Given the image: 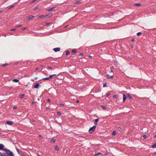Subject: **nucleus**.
Masks as SVG:
<instances>
[{
	"mask_svg": "<svg viewBox=\"0 0 156 156\" xmlns=\"http://www.w3.org/2000/svg\"><path fill=\"white\" fill-rule=\"evenodd\" d=\"M95 128L96 126H94L89 129V132L90 133H92L95 130Z\"/></svg>",
	"mask_w": 156,
	"mask_h": 156,
	"instance_id": "1",
	"label": "nucleus"
},
{
	"mask_svg": "<svg viewBox=\"0 0 156 156\" xmlns=\"http://www.w3.org/2000/svg\"><path fill=\"white\" fill-rule=\"evenodd\" d=\"M2 156H14L13 153L12 152H10L9 153H6L4 154V155L2 154Z\"/></svg>",
	"mask_w": 156,
	"mask_h": 156,
	"instance_id": "2",
	"label": "nucleus"
},
{
	"mask_svg": "<svg viewBox=\"0 0 156 156\" xmlns=\"http://www.w3.org/2000/svg\"><path fill=\"white\" fill-rule=\"evenodd\" d=\"M40 87L41 85L37 83L34 86V88H35L38 89L39 87Z\"/></svg>",
	"mask_w": 156,
	"mask_h": 156,
	"instance_id": "3",
	"label": "nucleus"
},
{
	"mask_svg": "<svg viewBox=\"0 0 156 156\" xmlns=\"http://www.w3.org/2000/svg\"><path fill=\"white\" fill-rule=\"evenodd\" d=\"M6 123L8 125L11 126L13 124V122L12 121H6Z\"/></svg>",
	"mask_w": 156,
	"mask_h": 156,
	"instance_id": "4",
	"label": "nucleus"
},
{
	"mask_svg": "<svg viewBox=\"0 0 156 156\" xmlns=\"http://www.w3.org/2000/svg\"><path fill=\"white\" fill-rule=\"evenodd\" d=\"M4 146L2 144H0V150H3L6 151L4 149Z\"/></svg>",
	"mask_w": 156,
	"mask_h": 156,
	"instance_id": "5",
	"label": "nucleus"
},
{
	"mask_svg": "<svg viewBox=\"0 0 156 156\" xmlns=\"http://www.w3.org/2000/svg\"><path fill=\"white\" fill-rule=\"evenodd\" d=\"M98 121H99V119H95L94 120V125L95 126L97 125H98Z\"/></svg>",
	"mask_w": 156,
	"mask_h": 156,
	"instance_id": "6",
	"label": "nucleus"
},
{
	"mask_svg": "<svg viewBox=\"0 0 156 156\" xmlns=\"http://www.w3.org/2000/svg\"><path fill=\"white\" fill-rule=\"evenodd\" d=\"M34 18V16H33L30 15L28 17V19L29 20H33Z\"/></svg>",
	"mask_w": 156,
	"mask_h": 156,
	"instance_id": "7",
	"label": "nucleus"
},
{
	"mask_svg": "<svg viewBox=\"0 0 156 156\" xmlns=\"http://www.w3.org/2000/svg\"><path fill=\"white\" fill-rule=\"evenodd\" d=\"M55 7H53L48 9L47 11L49 12L54 11L55 10Z\"/></svg>",
	"mask_w": 156,
	"mask_h": 156,
	"instance_id": "8",
	"label": "nucleus"
},
{
	"mask_svg": "<svg viewBox=\"0 0 156 156\" xmlns=\"http://www.w3.org/2000/svg\"><path fill=\"white\" fill-rule=\"evenodd\" d=\"M54 50L55 52H57L58 51H59L60 50V48H56L53 49Z\"/></svg>",
	"mask_w": 156,
	"mask_h": 156,
	"instance_id": "9",
	"label": "nucleus"
},
{
	"mask_svg": "<svg viewBox=\"0 0 156 156\" xmlns=\"http://www.w3.org/2000/svg\"><path fill=\"white\" fill-rule=\"evenodd\" d=\"M126 95L125 94H124L123 95V102H125L126 99Z\"/></svg>",
	"mask_w": 156,
	"mask_h": 156,
	"instance_id": "10",
	"label": "nucleus"
},
{
	"mask_svg": "<svg viewBox=\"0 0 156 156\" xmlns=\"http://www.w3.org/2000/svg\"><path fill=\"white\" fill-rule=\"evenodd\" d=\"M13 81L14 82L18 83L19 82V80L17 79H14L13 80Z\"/></svg>",
	"mask_w": 156,
	"mask_h": 156,
	"instance_id": "11",
	"label": "nucleus"
},
{
	"mask_svg": "<svg viewBox=\"0 0 156 156\" xmlns=\"http://www.w3.org/2000/svg\"><path fill=\"white\" fill-rule=\"evenodd\" d=\"M151 147L153 148L156 147V142L151 145Z\"/></svg>",
	"mask_w": 156,
	"mask_h": 156,
	"instance_id": "12",
	"label": "nucleus"
},
{
	"mask_svg": "<svg viewBox=\"0 0 156 156\" xmlns=\"http://www.w3.org/2000/svg\"><path fill=\"white\" fill-rule=\"evenodd\" d=\"M70 55V52L67 50L66 51V55H67V56H68V55Z\"/></svg>",
	"mask_w": 156,
	"mask_h": 156,
	"instance_id": "13",
	"label": "nucleus"
},
{
	"mask_svg": "<svg viewBox=\"0 0 156 156\" xmlns=\"http://www.w3.org/2000/svg\"><path fill=\"white\" fill-rule=\"evenodd\" d=\"M95 156H102V155L101 153H98L96 154Z\"/></svg>",
	"mask_w": 156,
	"mask_h": 156,
	"instance_id": "14",
	"label": "nucleus"
},
{
	"mask_svg": "<svg viewBox=\"0 0 156 156\" xmlns=\"http://www.w3.org/2000/svg\"><path fill=\"white\" fill-rule=\"evenodd\" d=\"M15 6V5H10L9 7V8H8V9H11V8H13V7H14V6Z\"/></svg>",
	"mask_w": 156,
	"mask_h": 156,
	"instance_id": "15",
	"label": "nucleus"
},
{
	"mask_svg": "<svg viewBox=\"0 0 156 156\" xmlns=\"http://www.w3.org/2000/svg\"><path fill=\"white\" fill-rule=\"evenodd\" d=\"M52 16L51 14L49 13L47 15H45V16L46 17H51Z\"/></svg>",
	"mask_w": 156,
	"mask_h": 156,
	"instance_id": "16",
	"label": "nucleus"
},
{
	"mask_svg": "<svg viewBox=\"0 0 156 156\" xmlns=\"http://www.w3.org/2000/svg\"><path fill=\"white\" fill-rule=\"evenodd\" d=\"M76 52V51L75 49H73L72 50V52L73 54L75 53Z\"/></svg>",
	"mask_w": 156,
	"mask_h": 156,
	"instance_id": "17",
	"label": "nucleus"
},
{
	"mask_svg": "<svg viewBox=\"0 0 156 156\" xmlns=\"http://www.w3.org/2000/svg\"><path fill=\"white\" fill-rule=\"evenodd\" d=\"M134 5L136 6H140L141 5L140 4L137 3L134 4Z\"/></svg>",
	"mask_w": 156,
	"mask_h": 156,
	"instance_id": "18",
	"label": "nucleus"
},
{
	"mask_svg": "<svg viewBox=\"0 0 156 156\" xmlns=\"http://www.w3.org/2000/svg\"><path fill=\"white\" fill-rule=\"evenodd\" d=\"M56 75V74H53V75H51L49 77V79L50 78H51V79H52V77L54 76H55Z\"/></svg>",
	"mask_w": 156,
	"mask_h": 156,
	"instance_id": "19",
	"label": "nucleus"
},
{
	"mask_svg": "<svg viewBox=\"0 0 156 156\" xmlns=\"http://www.w3.org/2000/svg\"><path fill=\"white\" fill-rule=\"evenodd\" d=\"M44 17H46L45 15H41L39 17V18L42 19Z\"/></svg>",
	"mask_w": 156,
	"mask_h": 156,
	"instance_id": "20",
	"label": "nucleus"
},
{
	"mask_svg": "<svg viewBox=\"0 0 156 156\" xmlns=\"http://www.w3.org/2000/svg\"><path fill=\"white\" fill-rule=\"evenodd\" d=\"M127 97L128 98H129L130 99H131L132 98V97L129 94H127Z\"/></svg>",
	"mask_w": 156,
	"mask_h": 156,
	"instance_id": "21",
	"label": "nucleus"
},
{
	"mask_svg": "<svg viewBox=\"0 0 156 156\" xmlns=\"http://www.w3.org/2000/svg\"><path fill=\"white\" fill-rule=\"evenodd\" d=\"M102 108L104 109V110H106L107 109V108L105 107L104 105H102Z\"/></svg>",
	"mask_w": 156,
	"mask_h": 156,
	"instance_id": "22",
	"label": "nucleus"
},
{
	"mask_svg": "<svg viewBox=\"0 0 156 156\" xmlns=\"http://www.w3.org/2000/svg\"><path fill=\"white\" fill-rule=\"evenodd\" d=\"M107 86L106 83H104L103 84V87H107Z\"/></svg>",
	"mask_w": 156,
	"mask_h": 156,
	"instance_id": "23",
	"label": "nucleus"
},
{
	"mask_svg": "<svg viewBox=\"0 0 156 156\" xmlns=\"http://www.w3.org/2000/svg\"><path fill=\"white\" fill-rule=\"evenodd\" d=\"M24 97V95L23 94H21L20 96V98H23Z\"/></svg>",
	"mask_w": 156,
	"mask_h": 156,
	"instance_id": "24",
	"label": "nucleus"
},
{
	"mask_svg": "<svg viewBox=\"0 0 156 156\" xmlns=\"http://www.w3.org/2000/svg\"><path fill=\"white\" fill-rule=\"evenodd\" d=\"M105 76L107 77L108 78H110V75H108V74H106Z\"/></svg>",
	"mask_w": 156,
	"mask_h": 156,
	"instance_id": "25",
	"label": "nucleus"
},
{
	"mask_svg": "<svg viewBox=\"0 0 156 156\" xmlns=\"http://www.w3.org/2000/svg\"><path fill=\"white\" fill-rule=\"evenodd\" d=\"M43 80H49V77H46V78H44L43 79Z\"/></svg>",
	"mask_w": 156,
	"mask_h": 156,
	"instance_id": "26",
	"label": "nucleus"
},
{
	"mask_svg": "<svg viewBox=\"0 0 156 156\" xmlns=\"http://www.w3.org/2000/svg\"><path fill=\"white\" fill-rule=\"evenodd\" d=\"M142 34L141 33V32H138V33L137 34V36H140V34Z\"/></svg>",
	"mask_w": 156,
	"mask_h": 156,
	"instance_id": "27",
	"label": "nucleus"
},
{
	"mask_svg": "<svg viewBox=\"0 0 156 156\" xmlns=\"http://www.w3.org/2000/svg\"><path fill=\"white\" fill-rule=\"evenodd\" d=\"M115 134H116V132L115 131H114L113 132V133H112V135L114 136V135H115Z\"/></svg>",
	"mask_w": 156,
	"mask_h": 156,
	"instance_id": "28",
	"label": "nucleus"
},
{
	"mask_svg": "<svg viewBox=\"0 0 156 156\" xmlns=\"http://www.w3.org/2000/svg\"><path fill=\"white\" fill-rule=\"evenodd\" d=\"M46 68L47 69H52V68L51 67H50V66H49V67H47Z\"/></svg>",
	"mask_w": 156,
	"mask_h": 156,
	"instance_id": "29",
	"label": "nucleus"
},
{
	"mask_svg": "<svg viewBox=\"0 0 156 156\" xmlns=\"http://www.w3.org/2000/svg\"><path fill=\"white\" fill-rule=\"evenodd\" d=\"M55 141V140L54 139H52L51 140V142H52V143H54Z\"/></svg>",
	"mask_w": 156,
	"mask_h": 156,
	"instance_id": "30",
	"label": "nucleus"
},
{
	"mask_svg": "<svg viewBox=\"0 0 156 156\" xmlns=\"http://www.w3.org/2000/svg\"><path fill=\"white\" fill-rule=\"evenodd\" d=\"M55 149L57 151L58 150H59V147L57 146H56L55 147Z\"/></svg>",
	"mask_w": 156,
	"mask_h": 156,
	"instance_id": "31",
	"label": "nucleus"
},
{
	"mask_svg": "<svg viewBox=\"0 0 156 156\" xmlns=\"http://www.w3.org/2000/svg\"><path fill=\"white\" fill-rule=\"evenodd\" d=\"M118 97V96L117 95H115L113 96V98H117Z\"/></svg>",
	"mask_w": 156,
	"mask_h": 156,
	"instance_id": "32",
	"label": "nucleus"
},
{
	"mask_svg": "<svg viewBox=\"0 0 156 156\" xmlns=\"http://www.w3.org/2000/svg\"><path fill=\"white\" fill-rule=\"evenodd\" d=\"M22 27V25H17L16 26V27Z\"/></svg>",
	"mask_w": 156,
	"mask_h": 156,
	"instance_id": "33",
	"label": "nucleus"
},
{
	"mask_svg": "<svg viewBox=\"0 0 156 156\" xmlns=\"http://www.w3.org/2000/svg\"><path fill=\"white\" fill-rule=\"evenodd\" d=\"M7 65H8L7 64H2V66H7Z\"/></svg>",
	"mask_w": 156,
	"mask_h": 156,
	"instance_id": "34",
	"label": "nucleus"
},
{
	"mask_svg": "<svg viewBox=\"0 0 156 156\" xmlns=\"http://www.w3.org/2000/svg\"><path fill=\"white\" fill-rule=\"evenodd\" d=\"M16 30V28H13V29H11L10 30L12 31H15Z\"/></svg>",
	"mask_w": 156,
	"mask_h": 156,
	"instance_id": "35",
	"label": "nucleus"
},
{
	"mask_svg": "<svg viewBox=\"0 0 156 156\" xmlns=\"http://www.w3.org/2000/svg\"><path fill=\"white\" fill-rule=\"evenodd\" d=\"M38 7H36L34 9V11H36L38 9Z\"/></svg>",
	"mask_w": 156,
	"mask_h": 156,
	"instance_id": "36",
	"label": "nucleus"
},
{
	"mask_svg": "<svg viewBox=\"0 0 156 156\" xmlns=\"http://www.w3.org/2000/svg\"><path fill=\"white\" fill-rule=\"evenodd\" d=\"M57 115H61V113L60 112H57Z\"/></svg>",
	"mask_w": 156,
	"mask_h": 156,
	"instance_id": "37",
	"label": "nucleus"
},
{
	"mask_svg": "<svg viewBox=\"0 0 156 156\" xmlns=\"http://www.w3.org/2000/svg\"><path fill=\"white\" fill-rule=\"evenodd\" d=\"M143 138L144 139H145L147 138V136L145 135H144L143 136Z\"/></svg>",
	"mask_w": 156,
	"mask_h": 156,
	"instance_id": "38",
	"label": "nucleus"
},
{
	"mask_svg": "<svg viewBox=\"0 0 156 156\" xmlns=\"http://www.w3.org/2000/svg\"><path fill=\"white\" fill-rule=\"evenodd\" d=\"M83 54L82 53H81L80 54H79V55H80V56H83Z\"/></svg>",
	"mask_w": 156,
	"mask_h": 156,
	"instance_id": "39",
	"label": "nucleus"
},
{
	"mask_svg": "<svg viewBox=\"0 0 156 156\" xmlns=\"http://www.w3.org/2000/svg\"><path fill=\"white\" fill-rule=\"evenodd\" d=\"M118 129L119 130H120L121 129V128L120 127H118Z\"/></svg>",
	"mask_w": 156,
	"mask_h": 156,
	"instance_id": "40",
	"label": "nucleus"
},
{
	"mask_svg": "<svg viewBox=\"0 0 156 156\" xmlns=\"http://www.w3.org/2000/svg\"><path fill=\"white\" fill-rule=\"evenodd\" d=\"M51 24V23H46V25H50V24Z\"/></svg>",
	"mask_w": 156,
	"mask_h": 156,
	"instance_id": "41",
	"label": "nucleus"
},
{
	"mask_svg": "<svg viewBox=\"0 0 156 156\" xmlns=\"http://www.w3.org/2000/svg\"><path fill=\"white\" fill-rule=\"evenodd\" d=\"M47 100H48V102L49 103H50V101H51V100H50V99H48Z\"/></svg>",
	"mask_w": 156,
	"mask_h": 156,
	"instance_id": "42",
	"label": "nucleus"
},
{
	"mask_svg": "<svg viewBox=\"0 0 156 156\" xmlns=\"http://www.w3.org/2000/svg\"><path fill=\"white\" fill-rule=\"evenodd\" d=\"M27 29V28L26 27H23L22 28V29L23 30H25Z\"/></svg>",
	"mask_w": 156,
	"mask_h": 156,
	"instance_id": "43",
	"label": "nucleus"
},
{
	"mask_svg": "<svg viewBox=\"0 0 156 156\" xmlns=\"http://www.w3.org/2000/svg\"><path fill=\"white\" fill-rule=\"evenodd\" d=\"M60 106H64V104H62V103H61L60 104Z\"/></svg>",
	"mask_w": 156,
	"mask_h": 156,
	"instance_id": "44",
	"label": "nucleus"
},
{
	"mask_svg": "<svg viewBox=\"0 0 156 156\" xmlns=\"http://www.w3.org/2000/svg\"><path fill=\"white\" fill-rule=\"evenodd\" d=\"M110 95V93H108L107 94V96H109Z\"/></svg>",
	"mask_w": 156,
	"mask_h": 156,
	"instance_id": "45",
	"label": "nucleus"
},
{
	"mask_svg": "<svg viewBox=\"0 0 156 156\" xmlns=\"http://www.w3.org/2000/svg\"><path fill=\"white\" fill-rule=\"evenodd\" d=\"M17 108V107L16 106H14L13 107L14 109H16Z\"/></svg>",
	"mask_w": 156,
	"mask_h": 156,
	"instance_id": "46",
	"label": "nucleus"
},
{
	"mask_svg": "<svg viewBox=\"0 0 156 156\" xmlns=\"http://www.w3.org/2000/svg\"><path fill=\"white\" fill-rule=\"evenodd\" d=\"M110 78H112V79H113V76H110Z\"/></svg>",
	"mask_w": 156,
	"mask_h": 156,
	"instance_id": "47",
	"label": "nucleus"
},
{
	"mask_svg": "<svg viewBox=\"0 0 156 156\" xmlns=\"http://www.w3.org/2000/svg\"><path fill=\"white\" fill-rule=\"evenodd\" d=\"M76 3H77V4H79V3H80V1H78L76 2Z\"/></svg>",
	"mask_w": 156,
	"mask_h": 156,
	"instance_id": "48",
	"label": "nucleus"
},
{
	"mask_svg": "<svg viewBox=\"0 0 156 156\" xmlns=\"http://www.w3.org/2000/svg\"><path fill=\"white\" fill-rule=\"evenodd\" d=\"M36 0H34L33 1H32V2H34L35 1H36Z\"/></svg>",
	"mask_w": 156,
	"mask_h": 156,
	"instance_id": "49",
	"label": "nucleus"
},
{
	"mask_svg": "<svg viewBox=\"0 0 156 156\" xmlns=\"http://www.w3.org/2000/svg\"><path fill=\"white\" fill-rule=\"evenodd\" d=\"M0 156H2V154L1 152H0Z\"/></svg>",
	"mask_w": 156,
	"mask_h": 156,
	"instance_id": "50",
	"label": "nucleus"
},
{
	"mask_svg": "<svg viewBox=\"0 0 156 156\" xmlns=\"http://www.w3.org/2000/svg\"><path fill=\"white\" fill-rule=\"evenodd\" d=\"M38 69V68H36L35 69V70L36 71Z\"/></svg>",
	"mask_w": 156,
	"mask_h": 156,
	"instance_id": "51",
	"label": "nucleus"
},
{
	"mask_svg": "<svg viewBox=\"0 0 156 156\" xmlns=\"http://www.w3.org/2000/svg\"><path fill=\"white\" fill-rule=\"evenodd\" d=\"M79 102V100H77V101H76V103H78V102Z\"/></svg>",
	"mask_w": 156,
	"mask_h": 156,
	"instance_id": "52",
	"label": "nucleus"
},
{
	"mask_svg": "<svg viewBox=\"0 0 156 156\" xmlns=\"http://www.w3.org/2000/svg\"><path fill=\"white\" fill-rule=\"evenodd\" d=\"M39 137L41 138V135H40L39 136Z\"/></svg>",
	"mask_w": 156,
	"mask_h": 156,
	"instance_id": "53",
	"label": "nucleus"
},
{
	"mask_svg": "<svg viewBox=\"0 0 156 156\" xmlns=\"http://www.w3.org/2000/svg\"><path fill=\"white\" fill-rule=\"evenodd\" d=\"M135 41V40H134V39H133L132 40V41H133V42Z\"/></svg>",
	"mask_w": 156,
	"mask_h": 156,
	"instance_id": "54",
	"label": "nucleus"
},
{
	"mask_svg": "<svg viewBox=\"0 0 156 156\" xmlns=\"http://www.w3.org/2000/svg\"><path fill=\"white\" fill-rule=\"evenodd\" d=\"M34 79H35V80H37V77H35V78H34Z\"/></svg>",
	"mask_w": 156,
	"mask_h": 156,
	"instance_id": "55",
	"label": "nucleus"
},
{
	"mask_svg": "<svg viewBox=\"0 0 156 156\" xmlns=\"http://www.w3.org/2000/svg\"><path fill=\"white\" fill-rule=\"evenodd\" d=\"M89 57L90 58H91L92 57L90 55Z\"/></svg>",
	"mask_w": 156,
	"mask_h": 156,
	"instance_id": "56",
	"label": "nucleus"
},
{
	"mask_svg": "<svg viewBox=\"0 0 156 156\" xmlns=\"http://www.w3.org/2000/svg\"><path fill=\"white\" fill-rule=\"evenodd\" d=\"M154 154H156V152H154Z\"/></svg>",
	"mask_w": 156,
	"mask_h": 156,
	"instance_id": "57",
	"label": "nucleus"
},
{
	"mask_svg": "<svg viewBox=\"0 0 156 156\" xmlns=\"http://www.w3.org/2000/svg\"><path fill=\"white\" fill-rule=\"evenodd\" d=\"M12 88V87H9V89H11Z\"/></svg>",
	"mask_w": 156,
	"mask_h": 156,
	"instance_id": "58",
	"label": "nucleus"
},
{
	"mask_svg": "<svg viewBox=\"0 0 156 156\" xmlns=\"http://www.w3.org/2000/svg\"><path fill=\"white\" fill-rule=\"evenodd\" d=\"M32 121L33 122H34V120H32Z\"/></svg>",
	"mask_w": 156,
	"mask_h": 156,
	"instance_id": "59",
	"label": "nucleus"
},
{
	"mask_svg": "<svg viewBox=\"0 0 156 156\" xmlns=\"http://www.w3.org/2000/svg\"><path fill=\"white\" fill-rule=\"evenodd\" d=\"M154 138H156V135L154 136Z\"/></svg>",
	"mask_w": 156,
	"mask_h": 156,
	"instance_id": "60",
	"label": "nucleus"
},
{
	"mask_svg": "<svg viewBox=\"0 0 156 156\" xmlns=\"http://www.w3.org/2000/svg\"><path fill=\"white\" fill-rule=\"evenodd\" d=\"M32 80V81H34V80Z\"/></svg>",
	"mask_w": 156,
	"mask_h": 156,
	"instance_id": "61",
	"label": "nucleus"
}]
</instances>
